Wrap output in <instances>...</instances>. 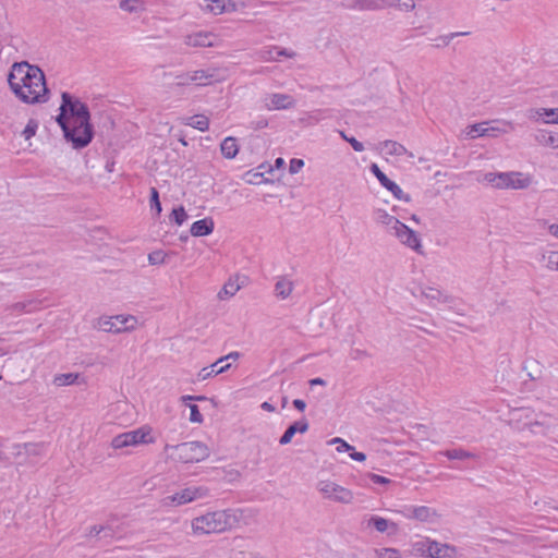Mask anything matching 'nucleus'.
Instances as JSON below:
<instances>
[{"label": "nucleus", "mask_w": 558, "mask_h": 558, "mask_svg": "<svg viewBox=\"0 0 558 558\" xmlns=\"http://www.w3.org/2000/svg\"><path fill=\"white\" fill-rule=\"evenodd\" d=\"M61 98L57 122L63 131L64 138L72 144L73 148H84L94 136L93 126L89 123V110L84 102L73 99L68 93H62Z\"/></svg>", "instance_id": "f257e3e1"}, {"label": "nucleus", "mask_w": 558, "mask_h": 558, "mask_svg": "<svg viewBox=\"0 0 558 558\" xmlns=\"http://www.w3.org/2000/svg\"><path fill=\"white\" fill-rule=\"evenodd\" d=\"M8 84L14 96L24 104H45L49 99L43 70L27 61L14 62L11 65Z\"/></svg>", "instance_id": "f03ea898"}, {"label": "nucleus", "mask_w": 558, "mask_h": 558, "mask_svg": "<svg viewBox=\"0 0 558 558\" xmlns=\"http://www.w3.org/2000/svg\"><path fill=\"white\" fill-rule=\"evenodd\" d=\"M241 514V511L235 509L206 511L191 520V534L203 537L229 532L238 525Z\"/></svg>", "instance_id": "7ed1b4c3"}, {"label": "nucleus", "mask_w": 558, "mask_h": 558, "mask_svg": "<svg viewBox=\"0 0 558 558\" xmlns=\"http://www.w3.org/2000/svg\"><path fill=\"white\" fill-rule=\"evenodd\" d=\"M165 452L168 459L182 463H198L210 454L209 448L202 441H187L175 446L166 445Z\"/></svg>", "instance_id": "20e7f679"}, {"label": "nucleus", "mask_w": 558, "mask_h": 558, "mask_svg": "<svg viewBox=\"0 0 558 558\" xmlns=\"http://www.w3.org/2000/svg\"><path fill=\"white\" fill-rule=\"evenodd\" d=\"M94 326L104 332H131L137 327V318L133 315L105 316L98 318Z\"/></svg>", "instance_id": "39448f33"}, {"label": "nucleus", "mask_w": 558, "mask_h": 558, "mask_svg": "<svg viewBox=\"0 0 558 558\" xmlns=\"http://www.w3.org/2000/svg\"><path fill=\"white\" fill-rule=\"evenodd\" d=\"M316 488L325 499L333 502L350 505L354 500L352 490L330 480L318 481Z\"/></svg>", "instance_id": "423d86ee"}, {"label": "nucleus", "mask_w": 558, "mask_h": 558, "mask_svg": "<svg viewBox=\"0 0 558 558\" xmlns=\"http://www.w3.org/2000/svg\"><path fill=\"white\" fill-rule=\"evenodd\" d=\"M151 429L149 427H141L134 430L125 432L114 436L111 439V448L118 450L126 447H134L154 441L150 436Z\"/></svg>", "instance_id": "0eeeda50"}, {"label": "nucleus", "mask_w": 558, "mask_h": 558, "mask_svg": "<svg viewBox=\"0 0 558 558\" xmlns=\"http://www.w3.org/2000/svg\"><path fill=\"white\" fill-rule=\"evenodd\" d=\"M386 226L393 230L395 236L404 245L414 250L417 253H423L422 244L415 231L410 229L404 223H401L397 218L386 214Z\"/></svg>", "instance_id": "6e6552de"}, {"label": "nucleus", "mask_w": 558, "mask_h": 558, "mask_svg": "<svg viewBox=\"0 0 558 558\" xmlns=\"http://www.w3.org/2000/svg\"><path fill=\"white\" fill-rule=\"evenodd\" d=\"M208 496V489L203 486L185 487L161 500L165 507H180Z\"/></svg>", "instance_id": "1a4fd4ad"}, {"label": "nucleus", "mask_w": 558, "mask_h": 558, "mask_svg": "<svg viewBox=\"0 0 558 558\" xmlns=\"http://www.w3.org/2000/svg\"><path fill=\"white\" fill-rule=\"evenodd\" d=\"M413 296L421 298L424 300L427 305L435 310L438 308L442 304H448L452 301V298L447 294L445 291L427 286V284H420L417 287V291H412Z\"/></svg>", "instance_id": "9d476101"}, {"label": "nucleus", "mask_w": 558, "mask_h": 558, "mask_svg": "<svg viewBox=\"0 0 558 558\" xmlns=\"http://www.w3.org/2000/svg\"><path fill=\"white\" fill-rule=\"evenodd\" d=\"M225 80L223 72L220 69L211 68L207 70H196L190 72L187 81H192L198 86H207L213 83L221 82Z\"/></svg>", "instance_id": "9b49d317"}, {"label": "nucleus", "mask_w": 558, "mask_h": 558, "mask_svg": "<svg viewBox=\"0 0 558 558\" xmlns=\"http://www.w3.org/2000/svg\"><path fill=\"white\" fill-rule=\"evenodd\" d=\"M263 102L264 108L269 111L292 109L296 104L295 99L291 95L281 93L267 94L264 97Z\"/></svg>", "instance_id": "f8f14e48"}, {"label": "nucleus", "mask_w": 558, "mask_h": 558, "mask_svg": "<svg viewBox=\"0 0 558 558\" xmlns=\"http://www.w3.org/2000/svg\"><path fill=\"white\" fill-rule=\"evenodd\" d=\"M404 518L416 520L421 523L433 524L436 523L440 514L435 508L427 506L411 507L408 509L407 514H402Z\"/></svg>", "instance_id": "ddd939ff"}, {"label": "nucleus", "mask_w": 558, "mask_h": 558, "mask_svg": "<svg viewBox=\"0 0 558 558\" xmlns=\"http://www.w3.org/2000/svg\"><path fill=\"white\" fill-rule=\"evenodd\" d=\"M507 130L501 129L499 126H489L488 122L476 123L470 125L466 129V135L471 138H476L478 136H492L497 137L498 134L506 133Z\"/></svg>", "instance_id": "4468645a"}, {"label": "nucleus", "mask_w": 558, "mask_h": 558, "mask_svg": "<svg viewBox=\"0 0 558 558\" xmlns=\"http://www.w3.org/2000/svg\"><path fill=\"white\" fill-rule=\"evenodd\" d=\"M247 281L246 277H240L239 275L232 276L223 284L221 290L218 292L219 300H227L236 294V292L245 286Z\"/></svg>", "instance_id": "2eb2a0df"}, {"label": "nucleus", "mask_w": 558, "mask_h": 558, "mask_svg": "<svg viewBox=\"0 0 558 558\" xmlns=\"http://www.w3.org/2000/svg\"><path fill=\"white\" fill-rule=\"evenodd\" d=\"M215 35L209 32H197L184 36V44L189 47H213Z\"/></svg>", "instance_id": "dca6fc26"}, {"label": "nucleus", "mask_w": 558, "mask_h": 558, "mask_svg": "<svg viewBox=\"0 0 558 558\" xmlns=\"http://www.w3.org/2000/svg\"><path fill=\"white\" fill-rule=\"evenodd\" d=\"M507 173V186L508 189L513 190H523L527 189L532 182L533 179L530 174H524L522 172H506Z\"/></svg>", "instance_id": "f3484780"}, {"label": "nucleus", "mask_w": 558, "mask_h": 558, "mask_svg": "<svg viewBox=\"0 0 558 558\" xmlns=\"http://www.w3.org/2000/svg\"><path fill=\"white\" fill-rule=\"evenodd\" d=\"M409 405L405 400H397L395 398L389 399L388 414L391 421H401L408 415Z\"/></svg>", "instance_id": "a211bd4d"}, {"label": "nucleus", "mask_w": 558, "mask_h": 558, "mask_svg": "<svg viewBox=\"0 0 558 558\" xmlns=\"http://www.w3.org/2000/svg\"><path fill=\"white\" fill-rule=\"evenodd\" d=\"M389 517H386V536H395L401 532L400 519L407 514L404 511L388 510Z\"/></svg>", "instance_id": "6ab92c4d"}, {"label": "nucleus", "mask_w": 558, "mask_h": 558, "mask_svg": "<svg viewBox=\"0 0 558 558\" xmlns=\"http://www.w3.org/2000/svg\"><path fill=\"white\" fill-rule=\"evenodd\" d=\"M307 429H308V422L305 418L298 421V422L291 424L286 429V432L279 439V444L282 446L288 445L292 441V438L296 433L304 434L307 432Z\"/></svg>", "instance_id": "aec40b11"}, {"label": "nucleus", "mask_w": 558, "mask_h": 558, "mask_svg": "<svg viewBox=\"0 0 558 558\" xmlns=\"http://www.w3.org/2000/svg\"><path fill=\"white\" fill-rule=\"evenodd\" d=\"M429 546H432L429 554L430 558H456L457 556L456 548L450 545L433 541Z\"/></svg>", "instance_id": "412c9836"}, {"label": "nucleus", "mask_w": 558, "mask_h": 558, "mask_svg": "<svg viewBox=\"0 0 558 558\" xmlns=\"http://www.w3.org/2000/svg\"><path fill=\"white\" fill-rule=\"evenodd\" d=\"M294 289V283L287 277H279L275 283V295L280 300L288 299Z\"/></svg>", "instance_id": "4be33fe9"}, {"label": "nucleus", "mask_w": 558, "mask_h": 558, "mask_svg": "<svg viewBox=\"0 0 558 558\" xmlns=\"http://www.w3.org/2000/svg\"><path fill=\"white\" fill-rule=\"evenodd\" d=\"M531 119L543 120L545 123L558 124V108H539L531 111Z\"/></svg>", "instance_id": "5701e85b"}, {"label": "nucleus", "mask_w": 558, "mask_h": 558, "mask_svg": "<svg viewBox=\"0 0 558 558\" xmlns=\"http://www.w3.org/2000/svg\"><path fill=\"white\" fill-rule=\"evenodd\" d=\"M214 221L211 218H205L195 221L191 227V234L193 236L208 235L214 231Z\"/></svg>", "instance_id": "b1692460"}, {"label": "nucleus", "mask_w": 558, "mask_h": 558, "mask_svg": "<svg viewBox=\"0 0 558 558\" xmlns=\"http://www.w3.org/2000/svg\"><path fill=\"white\" fill-rule=\"evenodd\" d=\"M534 138L542 146L558 149V133L539 130L534 135Z\"/></svg>", "instance_id": "393cba45"}, {"label": "nucleus", "mask_w": 558, "mask_h": 558, "mask_svg": "<svg viewBox=\"0 0 558 558\" xmlns=\"http://www.w3.org/2000/svg\"><path fill=\"white\" fill-rule=\"evenodd\" d=\"M220 364L221 363H218V360H217L211 365L203 367L198 372V374H197L198 379L199 380H206V379L210 378L214 375H218V374H222V373L227 372L230 368V366H231L230 363H227V364L218 367V365H220Z\"/></svg>", "instance_id": "a878e982"}, {"label": "nucleus", "mask_w": 558, "mask_h": 558, "mask_svg": "<svg viewBox=\"0 0 558 558\" xmlns=\"http://www.w3.org/2000/svg\"><path fill=\"white\" fill-rule=\"evenodd\" d=\"M225 2V0H204L198 5L204 13L219 15L226 13Z\"/></svg>", "instance_id": "bb28decb"}, {"label": "nucleus", "mask_w": 558, "mask_h": 558, "mask_svg": "<svg viewBox=\"0 0 558 558\" xmlns=\"http://www.w3.org/2000/svg\"><path fill=\"white\" fill-rule=\"evenodd\" d=\"M483 180L496 189H508L506 172H488L484 174Z\"/></svg>", "instance_id": "cd10ccee"}, {"label": "nucleus", "mask_w": 558, "mask_h": 558, "mask_svg": "<svg viewBox=\"0 0 558 558\" xmlns=\"http://www.w3.org/2000/svg\"><path fill=\"white\" fill-rule=\"evenodd\" d=\"M183 124L192 126L202 132L207 131L209 128V120L204 114H196L182 119Z\"/></svg>", "instance_id": "c85d7f7f"}, {"label": "nucleus", "mask_w": 558, "mask_h": 558, "mask_svg": "<svg viewBox=\"0 0 558 558\" xmlns=\"http://www.w3.org/2000/svg\"><path fill=\"white\" fill-rule=\"evenodd\" d=\"M383 0H348L345 7L357 10H376L381 7Z\"/></svg>", "instance_id": "c756f323"}, {"label": "nucleus", "mask_w": 558, "mask_h": 558, "mask_svg": "<svg viewBox=\"0 0 558 558\" xmlns=\"http://www.w3.org/2000/svg\"><path fill=\"white\" fill-rule=\"evenodd\" d=\"M221 154L228 158L233 159L239 153V145L234 137H226L220 145Z\"/></svg>", "instance_id": "7c9ffc66"}, {"label": "nucleus", "mask_w": 558, "mask_h": 558, "mask_svg": "<svg viewBox=\"0 0 558 558\" xmlns=\"http://www.w3.org/2000/svg\"><path fill=\"white\" fill-rule=\"evenodd\" d=\"M3 368H7L9 374L13 377V379L22 381L27 378V374L24 369H21V372H17V368L21 367V362L17 360L9 359L5 361Z\"/></svg>", "instance_id": "2f4dec72"}, {"label": "nucleus", "mask_w": 558, "mask_h": 558, "mask_svg": "<svg viewBox=\"0 0 558 558\" xmlns=\"http://www.w3.org/2000/svg\"><path fill=\"white\" fill-rule=\"evenodd\" d=\"M386 190H388L398 201L409 203L411 201L410 194L403 192V190L393 181L386 177Z\"/></svg>", "instance_id": "473e14b6"}, {"label": "nucleus", "mask_w": 558, "mask_h": 558, "mask_svg": "<svg viewBox=\"0 0 558 558\" xmlns=\"http://www.w3.org/2000/svg\"><path fill=\"white\" fill-rule=\"evenodd\" d=\"M119 8L129 13H141L145 11V3L142 0H121Z\"/></svg>", "instance_id": "72a5a7b5"}, {"label": "nucleus", "mask_w": 558, "mask_h": 558, "mask_svg": "<svg viewBox=\"0 0 558 558\" xmlns=\"http://www.w3.org/2000/svg\"><path fill=\"white\" fill-rule=\"evenodd\" d=\"M432 539L425 538L417 541L412 546V554L417 557H429Z\"/></svg>", "instance_id": "f704fd0d"}, {"label": "nucleus", "mask_w": 558, "mask_h": 558, "mask_svg": "<svg viewBox=\"0 0 558 558\" xmlns=\"http://www.w3.org/2000/svg\"><path fill=\"white\" fill-rule=\"evenodd\" d=\"M542 259L548 270L558 271V251H546L542 254Z\"/></svg>", "instance_id": "c9c22d12"}, {"label": "nucleus", "mask_w": 558, "mask_h": 558, "mask_svg": "<svg viewBox=\"0 0 558 558\" xmlns=\"http://www.w3.org/2000/svg\"><path fill=\"white\" fill-rule=\"evenodd\" d=\"M445 454L448 459L451 460L473 459L476 457L474 453L465 451L463 449L447 450Z\"/></svg>", "instance_id": "e433bc0d"}, {"label": "nucleus", "mask_w": 558, "mask_h": 558, "mask_svg": "<svg viewBox=\"0 0 558 558\" xmlns=\"http://www.w3.org/2000/svg\"><path fill=\"white\" fill-rule=\"evenodd\" d=\"M77 378H78L77 374H73V373L60 374L54 377L53 383L57 386H69V385H73Z\"/></svg>", "instance_id": "4c0bfd02"}, {"label": "nucleus", "mask_w": 558, "mask_h": 558, "mask_svg": "<svg viewBox=\"0 0 558 558\" xmlns=\"http://www.w3.org/2000/svg\"><path fill=\"white\" fill-rule=\"evenodd\" d=\"M405 148L397 143L391 141H386V155L390 156H402L405 154Z\"/></svg>", "instance_id": "58836bf2"}, {"label": "nucleus", "mask_w": 558, "mask_h": 558, "mask_svg": "<svg viewBox=\"0 0 558 558\" xmlns=\"http://www.w3.org/2000/svg\"><path fill=\"white\" fill-rule=\"evenodd\" d=\"M366 529L374 526L378 532H384V518L371 517L362 522Z\"/></svg>", "instance_id": "ea45409f"}, {"label": "nucleus", "mask_w": 558, "mask_h": 558, "mask_svg": "<svg viewBox=\"0 0 558 558\" xmlns=\"http://www.w3.org/2000/svg\"><path fill=\"white\" fill-rule=\"evenodd\" d=\"M38 122L35 119H29L22 134L26 141L31 140L37 132Z\"/></svg>", "instance_id": "a19ab883"}, {"label": "nucleus", "mask_w": 558, "mask_h": 558, "mask_svg": "<svg viewBox=\"0 0 558 558\" xmlns=\"http://www.w3.org/2000/svg\"><path fill=\"white\" fill-rule=\"evenodd\" d=\"M226 13L235 12L240 9L246 8V2L244 0H225Z\"/></svg>", "instance_id": "79ce46f5"}, {"label": "nucleus", "mask_w": 558, "mask_h": 558, "mask_svg": "<svg viewBox=\"0 0 558 558\" xmlns=\"http://www.w3.org/2000/svg\"><path fill=\"white\" fill-rule=\"evenodd\" d=\"M171 217L178 226H181L187 219V214L181 206L172 210Z\"/></svg>", "instance_id": "37998d69"}, {"label": "nucleus", "mask_w": 558, "mask_h": 558, "mask_svg": "<svg viewBox=\"0 0 558 558\" xmlns=\"http://www.w3.org/2000/svg\"><path fill=\"white\" fill-rule=\"evenodd\" d=\"M329 444L337 445L336 450L338 452H345V451L353 450V447L350 444H348L345 440H343L342 438H339V437L332 438L329 441Z\"/></svg>", "instance_id": "c03bdc74"}, {"label": "nucleus", "mask_w": 558, "mask_h": 558, "mask_svg": "<svg viewBox=\"0 0 558 558\" xmlns=\"http://www.w3.org/2000/svg\"><path fill=\"white\" fill-rule=\"evenodd\" d=\"M386 7H396L405 12H410L415 9L414 3H400L399 0H386Z\"/></svg>", "instance_id": "a18cd8bd"}, {"label": "nucleus", "mask_w": 558, "mask_h": 558, "mask_svg": "<svg viewBox=\"0 0 558 558\" xmlns=\"http://www.w3.org/2000/svg\"><path fill=\"white\" fill-rule=\"evenodd\" d=\"M148 262L151 265H160L166 262V254L162 251H155L148 255Z\"/></svg>", "instance_id": "49530a36"}, {"label": "nucleus", "mask_w": 558, "mask_h": 558, "mask_svg": "<svg viewBox=\"0 0 558 558\" xmlns=\"http://www.w3.org/2000/svg\"><path fill=\"white\" fill-rule=\"evenodd\" d=\"M150 207L155 208L158 215L161 213V204L159 201V193L156 187L150 189Z\"/></svg>", "instance_id": "de8ad7c7"}, {"label": "nucleus", "mask_w": 558, "mask_h": 558, "mask_svg": "<svg viewBox=\"0 0 558 558\" xmlns=\"http://www.w3.org/2000/svg\"><path fill=\"white\" fill-rule=\"evenodd\" d=\"M190 411H191L190 421L192 423H197V424L203 423V421H204L203 415L201 414L198 407L196 404H190Z\"/></svg>", "instance_id": "09e8293b"}, {"label": "nucleus", "mask_w": 558, "mask_h": 558, "mask_svg": "<svg viewBox=\"0 0 558 558\" xmlns=\"http://www.w3.org/2000/svg\"><path fill=\"white\" fill-rule=\"evenodd\" d=\"M340 135L341 137L347 141L348 143L351 144L352 148L355 150V151H363L364 150V145L359 142L356 138L354 137H349L344 132L340 131Z\"/></svg>", "instance_id": "8fccbe9b"}, {"label": "nucleus", "mask_w": 558, "mask_h": 558, "mask_svg": "<svg viewBox=\"0 0 558 558\" xmlns=\"http://www.w3.org/2000/svg\"><path fill=\"white\" fill-rule=\"evenodd\" d=\"M304 167V161L302 159H292L289 165L290 173L294 174L300 172V170Z\"/></svg>", "instance_id": "3c124183"}, {"label": "nucleus", "mask_w": 558, "mask_h": 558, "mask_svg": "<svg viewBox=\"0 0 558 558\" xmlns=\"http://www.w3.org/2000/svg\"><path fill=\"white\" fill-rule=\"evenodd\" d=\"M240 356H241V354L239 352L233 351V352L228 353L225 356L219 357L218 363H223L226 361H236L240 359Z\"/></svg>", "instance_id": "603ef678"}, {"label": "nucleus", "mask_w": 558, "mask_h": 558, "mask_svg": "<svg viewBox=\"0 0 558 558\" xmlns=\"http://www.w3.org/2000/svg\"><path fill=\"white\" fill-rule=\"evenodd\" d=\"M371 170L379 180V182L384 185V172L380 170V168L376 163H373L371 166Z\"/></svg>", "instance_id": "864d4df0"}, {"label": "nucleus", "mask_w": 558, "mask_h": 558, "mask_svg": "<svg viewBox=\"0 0 558 558\" xmlns=\"http://www.w3.org/2000/svg\"><path fill=\"white\" fill-rule=\"evenodd\" d=\"M259 57L264 61H275L276 58L272 56L271 50H263L259 52Z\"/></svg>", "instance_id": "5fc2aeb1"}, {"label": "nucleus", "mask_w": 558, "mask_h": 558, "mask_svg": "<svg viewBox=\"0 0 558 558\" xmlns=\"http://www.w3.org/2000/svg\"><path fill=\"white\" fill-rule=\"evenodd\" d=\"M25 449H26L27 453L37 454V453H39L41 447L36 444H27V445H25Z\"/></svg>", "instance_id": "6e6d98bb"}, {"label": "nucleus", "mask_w": 558, "mask_h": 558, "mask_svg": "<svg viewBox=\"0 0 558 558\" xmlns=\"http://www.w3.org/2000/svg\"><path fill=\"white\" fill-rule=\"evenodd\" d=\"M187 77H190V73L179 75L177 77V80H178L177 85L184 86V85H189V84L193 83L192 81H187Z\"/></svg>", "instance_id": "4d7b16f0"}, {"label": "nucleus", "mask_w": 558, "mask_h": 558, "mask_svg": "<svg viewBox=\"0 0 558 558\" xmlns=\"http://www.w3.org/2000/svg\"><path fill=\"white\" fill-rule=\"evenodd\" d=\"M386 558H401V554L397 548H386Z\"/></svg>", "instance_id": "13d9d810"}, {"label": "nucleus", "mask_w": 558, "mask_h": 558, "mask_svg": "<svg viewBox=\"0 0 558 558\" xmlns=\"http://www.w3.org/2000/svg\"><path fill=\"white\" fill-rule=\"evenodd\" d=\"M350 457L352 460H355L359 462H363L366 459V456L363 452H356V451L350 453Z\"/></svg>", "instance_id": "bf43d9fd"}, {"label": "nucleus", "mask_w": 558, "mask_h": 558, "mask_svg": "<svg viewBox=\"0 0 558 558\" xmlns=\"http://www.w3.org/2000/svg\"><path fill=\"white\" fill-rule=\"evenodd\" d=\"M530 432L534 433L535 428L545 426L544 423L535 421L525 425Z\"/></svg>", "instance_id": "052dcab7"}, {"label": "nucleus", "mask_w": 558, "mask_h": 558, "mask_svg": "<svg viewBox=\"0 0 558 558\" xmlns=\"http://www.w3.org/2000/svg\"><path fill=\"white\" fill-rule=\"evenodd\" d=\"M293 405L299 411H304L305 408H306V403L303 400H301V399L293 400Z\"/></svg>", "instance_id": "680f3d73"}, {"label": "nucleus", "mask_w": 558, "mask_h": 558, "mask_svg": "<svg viewBox=\"0 0 558 558\" xmlns=\"http://www.w3.org/2000/svg\"><path fill=\"white\" fill-rule=\"evenodd\" d=\"M548 233L558 239V225L553 223L547 227Z\"/></svg>", "instance_id": "e2e57ef3"}, {"label": "nucleus", "mask_w": 558, "mask_h": 558, "mask_svg": "<svg viewBox=\"0 0 558 558\" xmlns=\"http://www.w3.org/2000/svg\"><path fill=\"white\" fill-rule=\"evenodd\" d=\"M102 529H104L102 526L94 525L89 530V535L97 536L102 531Z\"/></svg>", "instance_id": "0e129e2a"}, {"label": "nucleus", "mask_w": 558, "mask_h": 558, "mask_svg": "<svg viewBox=\"0 0 558 558\" xmlns=\"http://www.w3.org/2000/svg\"><path fill=\"white\" fill-rule=\"evenodd\" d=\"M308 384H310V386H316V385L325 386L326 381L323 378H313L308 381Z\"/></svg>", "instance_id": "69168bd1"}, {"label": "nucleus", "mask_w": 558, "mask_h": 558, "mask_svg": "<svg viewBox=\"0 0 558 558\" xmlns=\"http://www.w3.org/2000/svg\"><path fill=\"white\" fill-rule=\"evenodd\" d=\"M277 53H278V56H283V57H288V58L294 57V52L289 51L287 49H280Z\"/></svg>", "instance_id": "338daca9"}, {"label": "nucleus", "mask_w": 558, "mask_h": 558, "mask_svg": "<svg viewBox=\"0 0 558 558\" xmlns=\"http://www.w3.org/2000/svg\"><path fill=\"white\" fill-rule=\"evenodd\" d=\"M262 409L265 410V411H268V412H274L275 411V407L272 404H270L269 402H267V401L262 403Z\"/></svg>", "instance_id": "774afa93"}]
</instances>
